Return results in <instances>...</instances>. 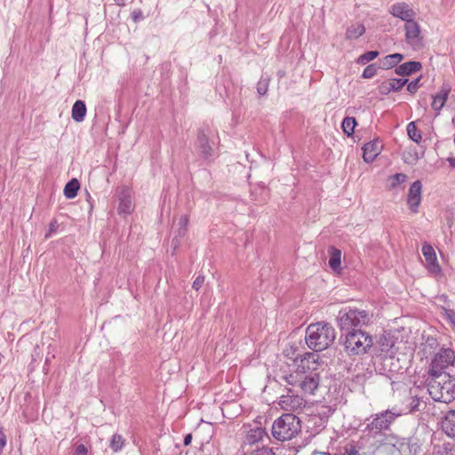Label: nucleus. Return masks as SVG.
Wrapping results in <instances>:
<instances>
[{
  "label": "nucleus",
  "mask_w": 455,
  "mask_h": 455,
  "mask_svg": "<svg viewBox=\"0 0 455 455\" xmlns=\"http://www.w3.org/2000/svg\"><path fill=\"white\" fill-rule=\"evenodd\" d=\"M427 383L429 395L435 401L450 403L455 399V378L451 374L428 371Z\"/></svg>",
  "instance_id": "1"
},
{
  "label": "nucleus",
  "mask_w": 455,
  "mask_h": 455,
  "mask_svg": "<svg viewBox=\"0 0 455 455\" xmlns=\"http://www.w3.org/2000/svg\"><path fill=\"white\" fill-rule=\"evenodd\" d=\"M336 332L331 323L317 322L311 323L306 330L305 340L307 347L315 351L328 348L335 340Z\"/></svg>",
  "instance_id": "2"
},
{
  "label": "nucleus",
  "mask_w": 455,
  "mask_h": 455,
  "mask_svg": "<svg viewBox=\"0 0 455 455\" xmlns=\"http://www.w3.org/2000/svg\"><path fill=\"white\" fill-rule=\"evenodd\" d=\"M301 432V421L291 413L283 414L272 426L273 437L280 442L290 441Z\"/></svg>",
  "instance_id": "3"
},
{
  "label": "nucleus",
  "mask_w": 455,
  "mask_h": 455,
  "mask_svg": "<svg viewBox=\"0 0 455 455\" xmlns=\"http://www.w3.org/2000/svg\"><path fill=\"white\" fill-rule=\"evenodd\" d=\"M371 346V336L361 330L349 331L344 336V351L349 356L364 355L368 352Z\"/></svg>",
  "instance_id": "4"
},
{
  "label": "nucleus",
  "mask_w": 455,
  "mask_h": 455,
  "mask_svg": "<svg viewBox=\"0 0 455 455\" xmlns=\"http://www.w3.org/2000/svg\"><path fill=\"white\" fill-rule=\"evenodd\" d=\"M371 315L365 310L357 308H344L339 311L338 316V324L342 331L355 330L356 327L368 325L371 322Z\"/></svg>",
  "instance_id": "5"
},
{
  "label": "nucleus",
  "mask_w": 455,
  "mask_h": 455,
  "mask_svg": "<svg viewBox=\"0 0 455 455\" xmlns=\"http://www.w3.org/2000/svg\"><path fill=\"white\" fill-rule=\"evenodd\" d=\"M287 384L297 387L305 394L313 395L319 387L320 378L317 372H294L284 377Z\"/></svg>",
  "instance_id": "6"
},
{
  "label": "nucleus",
  "mask_w": 455,
  "mask_h": 455,
  "mask_svg": "<svg viewBox=\"0 0 455 455\" xmlns=\"http://www.w3.org/2000/svg\"><path fill=\"white\" fill-rule=\"evenodd\" d=\"M212 136L213 131L209 126H203L198 130L196 148L204 159H209L214 154L215 142Z\"/></svg>",
  "instance_id": "7"
},
{
  "label": "nucleus",
  "mask_w": 455,
  "mask_h": 455,
  "mask_svg": "<svg viewBox=\"0 0 455 455\" xmlns=\"http://www.w3.org/2000/svg\"><path fill=\"white\" fill-rule=\"evenodd\" d=\"M399 415L400 413L394 412L390 410L376 414L372 421L367 425L365 430L369 432L376 430V433H380L382 430L387 429L390 424Z\"/></svg>",
  "instance_id": "8"
},
{
  "label": "nucleus",
  "mask_w": 455,
  "mask_h": 455,
  "mask_svg": "<svg viewBox=\"0 0 455 455\" xmlns=\"http://www.w3.org/2000/svg\"><path fill=\"white\" fill-rule=\"evenodd\" d=\"M455 361V352L451 348H442L433 358L430 372L444 371Z\"/></svg>",
  "instance_id": "9"
},
{
  "label": "nucleus",
  "mask_w": 455,
  "mask_h": 455,
  "mask_svg": "<svg viewBox=\"0 0 455 455\" xmlns=\"http://www.w3.org/2000/svg\"><path fill=\"white\" fill-rule=\"evenodd\" d=\"M116 196L119 201L117 207L118 213L124 215L131 214L134 209L131 189L126 187L117 188Z\"/></svg>",
  "instance_id": "10"
},
{
  "label": "nucleus",
  "mask_w": 455,
  "mask_h": 455,
  "mask_svg": "<svg viewBox=\"0 0 455 455\" xmlns=\"http://www.w3.org/2000/svg\"><path fill=\"white\" fill-rule=\"evenodd\" d=\"M289 390L287 395H283L279 400V405L284 411H298L305 407L306 401L299 395L290 394Z\"/></svg>",
  "instance_id": "11"
},
{
  "label": "nucleus",
  "mask_w": 455,
  "mask_h": 455,
  "mask_svg": "<svg viewBox=\"0 0 455 455\" xmlns=\"http://www.w3.org/2000/svg\"><path fill=\"white\" fill-rule=\"evenodd\" d=\"M422 253L428 271L435 275H440L442 268L437 261L435 251L433 246L425 243L422 246Z\"/></svg>",
  "instance_id": "12"
},
{
  "label": "nucleus",
  "mask_w": 455,
  "mask_h": 455,
  "mask_svg": "<svg viewBox=\"0 0 455 455\" xmlns=\"http://www.w3.org/2000/svg\"><path fill=\"white\" fill-rule=\"evenodd\" d=\"M320 355L315 353L307 352L305 353L303 357L300 359V363L298 365L297 372H316L320 366Z\"/></svg>",
  "instance_id": "13"
},
{
  "label": "nucleus",
  "mask_w": 455,
  "mask_h": 455,
  "mask_svg": "<svg viewBox=\"0 0 455 455\" xmlns=\"http://www.w3.org/2000/svg\"><path fill=\"white\" fill-rule=\"evenodd\" d=\"M422 184L419 180L414 181L408 191L407 204L409 209L414 212H418L419 206L421 203Z\"/></svg>",
  "instance_id": "14"
},
{
  "label": "nucleus",
  "mask_w": 455,
  "mask_h": 455,
  "mask_svg": "<svg viewBox=\"0 0 455 455\" xmlns=\"http://www.w3.org/2000/svg\"><path fill=\"white\" fill-rule=\"evenodd\" d=\"M389 12L393 16L401 19L406 23L411 21L415 18L414 11L412 10V8H411V6L408 4L404 2L393 4L390 7Z\"/></svg>",
  "instance_id": "15"
},
{
  "label": "nucleus",
  "mask_w": 455,
  "mask_h": 455,
  "mask_svg": "<svg viewBox=\"0 0 455 455\" xmlns=\"http://www.w3.org/2000/svg\"><path fill=\"white\" fill-rule=\"evenodd\" d=\"M386 445H391L401 455H406L410 452V438L399 437L397 435H389L385 437Z\"/></svg>",
  "instance_id": "16"
},
{
  "label": "nucleus",
  "mask_w": 455,
  "mask_h": 455,
  "mask_svg": "<svg viewBox=\"0 0 455 455\" xmlns=\"http://www.w3.org/2000/svg\"><path fill=\"white\" fill-rule=\"evenodd\" d=\"M451 91L450 84H443L439 92L433 95L432 108L436 112V116L440 114V111L444 107L449 94Z\"/></svg>",
  "instance_id": "17"
},
{
  "label": "nucleus",
  "mask_w": 455,
  "mask_h": 455,
  "mask_svg": "<svg viewBox=\"0 0 455 455\" xmlns=\"http://www.w3.org/2000/svg\"><path fill=\"white\" fill-rule=\"evenodd\" d=\"M405 37L408 44L413 47H417L420 44V28L417 22L412 20L405 23Z\"/></svg>",
  "instance_id": "18"
},
{
  "label": "nucleus",
  "mask_w": 455,
  "mask_h": 455,
  "mask_svg": "<svg viewBox=\"0 0 455 455\" xmlns=\"http://www.w3.org/2000/svg\"><path fill=\"white\" fill-rule=\"evenodd\" d=\"M382 145L378 140L370 141L363 147V160L366 163H371L380 154Z\"/></svg>",
  "instance_id": "19"
},
{
  "label": "nucleus",
  "mask_w": 455,
  "mask_h": 455,
  "mask_svg": "<svg viewBox=\"0 0 455 455\" xmlns=\"http://www.w3.org/2000/svg\"><path fill=\"white\" fill-rule=\"evenodd\" d=\"M443 432L455 440V410L449 411L442 420Z\"/></svg>",
  "instance_id": "20"
},
{
  "label": "nucleus",
  "mask_w": 455,
  "mask_h": 455,
  "mask_svg": "<svg viewBox=\"0 0 455 455\" xmlns=\"http://www.w3.org/2000/svg\"><path fill=\"white\" fill-rule=\"evenodd\" d=\"M422 65L419 61H408L395 68V74L405 76L420 70Z\"/></svg>",
  "instance_id": "21"
},
{
  "label": "nucleus",
  "mask_w": 455,
  "mask_h": 455,
  "mask_svg": "<svg viewBox=\"0 0 455 455\" xmlns=\"http://www.w3.org/2000/svg\"><path fill=\"white\" fill-rule=\"evenodd\" d=\"M403 59V55L400 53H393L387 55L379 60V68L382 69H389L396 66Z\"/></svg>",
  "instance_id": "22"
},
{
  "label": "nucleus",
  "mask_w": 455,
  "mask_h": 455,
  "mask_svg": "<svg viewBox=\"0 0 455 455\" xmlns=\"http://www.w3.org/2000/svg\"><path fill=\"white\" fill-rule=\"evenodd\" d=\"M365 33V27L362 23L351 24L346 31V38L348 40H355L359 38Z\"/></svg>",
  "instance_id": "23"
},
{
  "label": "nucleus",
  "mask_w": 455,
  "mask_h": 455,
  "mask_svg": "<svg viewBox=\"0 0 455 455\" xmlns=\"http://www.w3.org/2000/svg\"><path fill=\"white\" fill-rule=\"evenodd\" d=\"M86 114V107L84 101L76 100L72 107V118L76 122H82Z\"/></svg>",
  "instance_id": "24"
},
{
  "label": "nucleus",
  "mask_w": 455,
  "mask_h": 455,
  "mask_svg": "<svg viewBox=\"0 0 455 455\" xmlns=\"http://www.w3.org/2000/svg\"><path fill=\"white\" fill-rule=\"evenodd\" d=\"M330 259L329 266L334 271L340 268L341 264V251L334 247L329 249Z\"/></svg>",
  "instance_id": "25"
},
{
  "label": "nucleus",
  "mask_w": 455,
  "mask_h": 455,
  "mask_svg": "<svg viewBox=\"0 0 455 455\" xmlns=\"http://www.w3.org/2000/svg\"><path fill=\"white\" fill-rule=\"evenodd\" d=\"M79 188V181L76 179H72L64 188V196L68 199H73L76 196Z\"/></svg>",
  "instance_id": "26"
},
{
  "label": "nucleus",
  "mask_w": 455,
  "mask_h": 455,
  "mask_svg": "<svg viewBox=\"0 0 455 455\" xmlns=\"http://www.w3.org/2000/svg\"><path fill=\"white\" fill-rule=\"evenodd\" d=\"M266 435L267 434L263 428L256 427L254 429H251L248 432L246 435V441L247 443L252 444L261 441Z\"/></svg>",
  "instance_id": "27"
},
{
  "label": "nucleus",
  "mask_w": 455,
  "mask_h": 455,
  "mask_svg": "<svg viewBox=\"0 0 455 455\" xmlns=\"http://www.w3.org/2000/svg\"><path fill=\"white\" fill-rule=\"evenodd\" d=\"M407 134L409 138L416 143H419L422 140L421 132L416 127L415 122H411L407 125Z\"/></svg>",
  "instance_id": "28"
},
{
  "label": "nucleus",
  "mask_w": 455,
  "mask_h": 455,
  "mask_svg": "<svg viewBox=\"0 0 455 455\" xmlns=\"http://www.w3.org/2000/svg\"><path fill=\"white\" fill-rule=\"evenodd\" d=\"M356 125V121L355 117H346L342 122V129L343 132L347 135L351 136L355 132V127Z\"/></svg>",
  "instance_id": "29"
},
{
  "label": "nucleus",
  "mask_w": 455,
  "mask_h": 455,
  "mask_svg": "<svg viewBox=\"0 0 455 455\" xmlns=\"http://www.w3.org/2000/svg\"><path fill=\"white\" fill-rule=\"evenodd\" d=\"M407 180V175L404 173H396L388 178L389 189L395 188L398 185L404 183Z\"/></svg>",
  "instance_id": "30"
},
{
  "label": "nucleus",
  "mask_w": 455,
  "mask_h": 455,
  "mask_svg": "<svg viewBox=\"0 0 455 455\" xmlns=\"http://www.w3.org/2000/svg\"><path fill=\"white\" fill-rule=\"evenodd\" d=\"M124 444V439L122 437V435L115 434L110 440L109 447L114 452H118L122 450Z\"/></svg>",
  "instance_id": "31"
},
{
  "label": "nucleus",
  "mask_w": 455,
  "mask_h": 455,
  "mask_svg": "<svg viewBox=\"0 0 455 455\" xmlns=\"http://www.w3.org/2000/svg\"><path fill=\"white\" fill-rule=\"evenodd\" d=\"M188 215H182L178 222L179 228L177 230V235L176 237H183L185 236L187 230H188Z\"/></svg>",
  "instance_id": "32"
},
{
  "label": "nucleus",
  "mask_w": 455,
  "mask_h": 455,
  "mask_svg": "<svg viewBox=\"0 0 455 455\" xmlns=\"http://www.w3.org/2000/svg\"><path fill=\"white\" fill-rule=\"evenodd\" d=\"M410 406H411L410 411L411 412L419 411L425 409L426 403L421 398H419L417 395H415L411 398Z\"/></svg>",
  "instance_id": "33"
},
{
  "label": "nucleus",
  "mask_w": 455,
  "mask_h": 455,
  "mask_svg": "<svg viewBox=\"0 0 455 455\" xmlns=\"http://www.w3.org/2000/svg\"><path fill=\"white\" fill-rule=\"evenodd\" d=\"M379 53L378 51L367 52L359 57L358 63L364 65V64L368 63L369 61L377 58L379 56Z\"/></svg>",
  "instance_id": "34"
},
{
  "label": "nucleus",
  "mask_w": 455,
  "mask_h": 455,
  "mask_svg": "<svg viewBox=\"0 0 455 455\" xmlns=\"http://www.w3.org/2000/svg\"><path fill=\"white\" fill-rule=\"evenodd\" d=\"M388 81L389 89H392L394 92H397L403 87V85L408 82V79L392 78Z\"/></svg>",
  "instance_id": "35"
},
{
  "label": "nucleus",
  "mask_w": 455,
  "mask_h": 455,
  "mask_svg": "<svg viewBox=\"0 0 455 455\" xmlns=\"http://www.w3.org/2000/svg\"><path fill=\"white\" fill-rule=\"evenodd\" d=\"M377 74V68L374 64H371V65H368L363 72V75L362 76L363 78H372L375 75Z\"/></svg>",
  "instance_id": "36"
},
{
  "label": "nucleus",
  "mask_w": 455,
  "mask_h": 455,
  "mask_svg": "<svg viewBox=\"0 0 455 455\" xmlns=\"http://www.w3.org/2000/svg\"><path fill=\"white\" fill-rule=\"evenodd\" d=\"M268 89V80L260 79L257 85V91L259 95H265Z\"/></svg>",
  "instance_id": "37"
},
{
  "label": "nucleus",
  "mask_w": 455,
  "mask_h": 455,
  "mask_svg": "<svg viewBox=\"0 0 455 455\" xmlns=\"http://www.w3.org/2000/svg\"><path fill=\"white\" fill-rule=\"evenodd\" d=\"M246 455H275V453L273 452V451L271 449L267 448V447H262V448L256 449V450L247 453Z\"/></svg>",
  "instance_id": "38"
},
{
  "label": "nucleus",
  "mask_w": 455,
  "mask_h": 455,
  "mask_svg": "<svg viewBox=\"0 0 455 455\" xmlns=\"http://www.w3.org/2000/svg\"><path fill=\"white\" fill-rule=\"evenodd\" d=\"M419 82L420 77H418L417 79L409 83L407 85V91L410 92L411 93H415L419 88Z\"/></svg>",
  "instance_id": "39"
},
{
  "label": "nucleus",
  "mask_w": 455,
  "mask_h": 455,
  "mask_svg": "<svg viewBox=\"0 0 455 455\" xmlns=\"http://www.w3.org/2000/svg\"><path fill=\"white\" fill-rule=\"evenodd\" d=\"M204 283V275H198L196 278V280L194 281L192 287L196 291H198L203 286Z\"/></svg>",
  "instance_id": "40"
},
{
  "label": "nucleus",
  "mask_w": 455,
  "mask_h": 455,
  "mask_svg": "<svg viewBox=\"0 0 455 455\" xmlns=\"http://www.w3.org/2000/svg\"><path fill=\"white\" fill-rule=\"evenodd\" d=\"M6 445V435L4 434V428L0 427V454Z\"/></svg>",
  "instance_id": "41"
},
{
  "label": "nucleus",
  "mask_w": 455,
  "mask_h": 455,
  "mask_svg": "<svg viewBox=\"0 0 455 455\" xmlns=\"http://www.w3.org/2000/svg\"><path fill=\"white\" fill-rule=\"evenodd\" d=\"M88 450L84 444H79L76 447L74 455H87Z\"/></svg>",
  "instance_id": "42"
},
{
  "label": "nucleus",
  "mask_w": 455,
  "mask_h": 455,
  "mask_svg": "<svg viewBox=\"0 0 455 455\" xmlns=\"http://www.w3.org/2000/svg\"><path fill=\"white\" fill-rule=\"evenodd\" d=\"M445 314H446V317L449 320L450 323L451 324L453 329H455V312H453L451 310H447L445 312Z\"/></svg>",
  "instance_id": "43"
},
{
  "label": "nucleus",
  "mask_w": 455,
  "mask_h": 455,
  "mask_svg": "<svg viewBox=\"0 0 455 455\" xmlns=\"http://www.w3.org/2000/svg\"><path fill=\"white\" fill-rule=\"evenodd\" d=\"M379 90L381 93L387 94L392 92V89H389V81H385L379 86Z\"/></svg>",
  "instance_id": "44"
},
{
  "label": "nucleus",
  "mask_w": 455,
  "mask_h": 455,
  "mask_svg": "<svg viewBox=\"0 0 455 455\" xmlns=\"http://www.w3.org/2000/svg\"><path fill=\"white\" fill-rule=\"evenodd\" d=\"M417 153H415L413 156L410 154L409 156H404L403 160L406 164H414L418 160Z\"/></svg>",
  "instance_id": "45"
},
{
  "label": "nucleus",
  "mask_w": 455,
  "mask_h": 455,
  "mask_svg": "<svg viewBox=\"0 0 455 455\" xmlns=\"http://www.w3.org/2000/svg\"><path fill=\"white\" fill-rule=\"evenodd\" d=\"M191 441H192V435L191 434L187 435L184 438V445L185 446L189 445L191 443Z\"/></svg>",
  "instance_id": "46"
},
{
  "label": "nucleus",
  "mask_w": 455,
  "mask_h": 455,
  "mask_svg": "<svg viewBox=\"0 0 455 455\" xmlns=\"http://www.w3.org/2000/svg\"><path fill=\"white\" fill-rule=\"evenodd\" d=\"M347 455H357L358 451L355 448H351L349 451L347 450Z\"/></svg>",
  "instance_id": "47"
},
{
  "label": "nucleus",
  "mask_w": 455,
  "mask_h": 455,
  "mask_svg": "<svg viewBox=\"0 0 455 455\" xmlns=\"http://www.w3.org/2000/svg\"><path fill=\"white\" fill-rule=\"evenodd\" d=\"M448 162L451 167L455 168V158L450 157L448 158Z\"/></svg>",
  "instance_id": "48"
},
{
  "label": "nucleus",
  "mask_w": 455,
  "mask_h": 455,
  "mask_svg": "<svg viewBox=\"0 0 455 455\" xmlns=\"http://www.w3.org/2000/svg\"><path fill=\"white\" fill-rule=\"evenodd\" d=\"M55 228V223H51L50 231H53Z\"/></svg>",
  "instance_id": "49"
},
{
  "label": "nucleus",
  "mask_w": 455,
  "mask_h": 455,
  "mask_svg": "<svg viewBox=\"0 0 455 455\" xmlns=\"http://www.w3.org/2000/svg\"><path fill=\"white\" fill-rule=\"evenodd\" d=\"M115 1L117 3V4H123V3H121L123 0H115Z\"/></svg>",
  "instance_id": "50"
},
{
  "label": "nucleus",
  "mask_w": 455,
  "mask_h": 455,
  "mask_svg": "<svg viewBox=\"0 0 455 455\" xmlns=\"http://www.w3.org/2000/svg\"><path fill=\"white\" fill-rule=\"evenodd\" d=\"M392 360H394V358H393V357H389V358H387V359H386V361H392Z\"/></svg>",
  "instance_id": "51"
},
{
  "label": "nucleus",
  "mask_w": 455,
  "mask_h": 455,
  "mask_svg": "<svg viewBox=\"0 0 455 455\" xmlns=\"http://www.w3.org/2000/svg\"><path fill=\"white\" fill-rule=\"evenodd\" d=\"M23 339H24V337H22L21 339H20L19 343H21V342L23 341Z\"/></svg>",
  "instance_id": "52"
}]
</instances>
